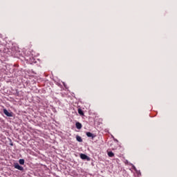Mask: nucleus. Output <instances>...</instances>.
<instances>
[{"instance_id":"9","label":"nucleus","mask_w":177,"mask_h":177,"mask_svg":"<svg viewBox=\"0 0 177 177\" xmlns=\"http://www.w3.org/2000/svg\"><path fill=\"white\" fill-rule=\"evenodd\" d=\"M19 162L20 165H24V159H19Z\"/></svg>"},{"instance_id":"7","label":"nucleus","mask_w":177,"mask_h":177,"mask_svg":"<svg viewBox=\"0 0 177 177\" xmlns=\"http://www.w3.org/2000/svg\"><path fill=\"white\" fill-rule=\"evenodd\" d=\"M78 113L80 115H84V111H82L81 109H78Z\"/></svg>"},{"instance_id":"8","label":"nucleus","mask_w":177,"mask_h":177,"mask_svg":"<svg viewBox=\"0 0 177 177\" xmlns=\"http://www.w3.org/2000/svg\"><path fill=\"white\" fill-rule=\"evenodd\" d=\"M108 156L109 157H114V153H113V151H109Z\"/></svg>"},{"instance_id":"11","label":"nucleus","mask_w":177,"mask_h":177,"mask_svg":"<svg viewBox=\"0 0 177 177\" xmlns=\"http://www.w3.org/2000/svg\"><path fill=\"white\" fill-rule=\"evenodd\" d=\"M114 141H115V142H118V140L114 138Z\"/></svg>"},{"instance_id":"1","label":"nucleus","mask_w":177,"mask_h":177,"mask_svg":"<svg viewBox=\"0 0 177 177\" xmlns=\"http://www.w3.org/2000/svg\"><path fill=\"white\" fill-rule=\"evenodd\" d=\"M14 167L15 168V169H19V171H24V167L20 166L19 163H14Z\"/></svg>"},{"instance_id":"4","label":"nucleus","mask_w":177,"mask_h":177,"mask_svg":"<svg viewBox=\"0 0 177 177\" xmlns=\"http://www.w3.org/2000/svg\"><path fill=\"white\" fill-rule=\"evenodd\" d=\"M86 136H88V138H91L92 139H94L95 138V135H93V133H91V132H87L86 133Z\"/></svg>"},{"instance_id":"5","label":"nucleus","mask_w":177,"mask_h":177,"mask_svg":"<svg viewBox=\"0 0 177 177\" xmlns=\"http://www.w3.org/2000/svg\"><path fill=\"white\" fill-rule=\"evenodd\" d=\"M75 127H76L77 129H81L82 128V124L81 123H80L79 122H77L75 123Z\"/></svg>"},{"instance_id":"3","label":"nucleus","mask_w":177,"mask_h":177,"mask_svg":"<svg viewBox=\"0 0 177 177\" xmlns=\"http://www.w3.org/2000/svg\"><path fill=\"white\" fill-rule=\"evenodd\" d=\"M3 111L5 115H6L7 117H13V113L8 111L6 109H4Z\"/></svg>"},{"instance_id":"6","label":"nucleus","mask_w":177,"mask_h":177,"mask_svg":"<svg viewBox=\"0 0 177 177\" xmlns=\"http://www.w3.org/2000/svg\"><path fill=\"white\" fill-rule=\"evenodd\" d=\"M76 140H77V142H82V138L80 136H76Z\"/></svg>"},{"instance_id":"2","label":"nucleus","mask_w":177,"mask_h":177,"mask_svg":"<svg viewBox=\"0 0 177 177\" xmlns=\"http://www.w3.org/2000/svg\"><path fill=\"white\" fill-rule=\"evenodd\" d=\"M80 158L82 160H86V161H91V158L88 156L85 155L84 153H80Z\"/></svg>"},{"instance_id":"10","label":"nucleus","mask_w":177,"mask_h":177,"mask_svg":"<svg viewBox=\"0 0 177 177\" xmlns=\"http://www.w3.org/2000/svg\"><path fill=\"white\" fill-rule=\"evenodd\" d=\"M131 166H132L133 169H134V171H136L138 173V170L136 169V167H135V165H131Z\"/></svg>"}]
</instances>
